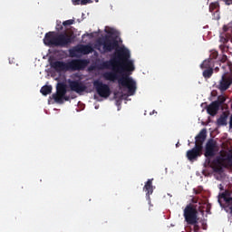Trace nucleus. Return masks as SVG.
<instances>
[{
	"label": "nucleus",
	"mask_w": 232,
	"mask_h": 232,
	"mask_svg": "<svg viewBox=\"0 0 232 232\" xmlns=\"http://www.w3.org/2000/svg\"><path fill=\"white\" fill-rule=\"evenodd\" d=\"M217 57H218V52L217 51H212L211 53H210V58L211 61H213V59H217Z\"/></svg>",
	"instance_id": "obj_25"
},
{
	"label": "nucleus",
	"mask_w": 232,
	"mask_h": 232,
	"mask_svg": "<svg viewBox=\"0 0 232 232\" xmlns=\"http://www.w3.org/2000/svg\"><path fill=\"white\" fill-rule=\"evenodd\" d=\"M204 155L207 159L205 168H211L214 173H222L224 168H232V153L224 152L211 162L212 157L217 155V141L213 139L207 141Z\"/></svg>",
	"instance_id": "obj_2"
},
{
	"label": "nucleus",
	"mask_w": 232,
	"mask_h": 232,
	"mask_svg": "<svg viewBox=\"0 0 232 232\" xmlns=\"http://www.w3.org/2000/svg\"><path fill=\"white\" fill-rule=\"evenodd\" d=\"M130 57H131L130 50L121 48L116 51L114 58L102 63L100 69L111 70V68H112V71L106 72L102 74L103 79H105V81H111V82L118 81L119 85L127 88L128 95L131 96L135 95V92H137V82L128 74H122L121 77L119 75V73H122L124 70H126V72H135V65L133 64V61L130 60Z\"/></svg>",
	"instance_id": "obj_1"
},
{
	"label": "nucleus",
	"mask_w": 232,
	"mask_h": 232,
	"mask_svg": "<svg viewBox=\"0 0 232 232\" xmlns=\"http://www.w3.org/2000/svg\"><path fill=\"white\" fill-rule=\"evenodd\" d=\"M73 34L63 33L49 32L46 33L44 38V44L45 46H56L59 48H67L73 43Z\"/></svg>",
	"instance_id": "obj_3"
},
{
	"label": "nucleus",
	"mask_w": 232,
	"mask_h": 232,
	"mask_svg": "<svg viewBox=\"0 0 232 232\" xmlns=\"http://www.w3.org/2000/svg\"><path fill=\"white\" fill-rule=\"evenodd\" d=\"M227 117H229L228 112H222L220 117L217 120L218 126H227Z\"/></svg>",
	"instance_id": "obj_18"
},
{
	"label": "nucleus",
	"mask_w": 232,
	"mask_h": 232,
	"mask_svg": "<svg viewBox=\"0 0 232 232\" xmlns=\"http://www.w3.org/2000/svg\"><path fill=\"white\" fill-rule=\"evenodd\" d=\"M66 92V84L63 82L58 83L56 87V93L53 94V99L55 102H58V104H63V97H64Z\"/></svg>",
	"instance_id": "obj_11"
},
{
	"label": "nucleus",
	"mask_w": 232,
	"mask_h": 232,
	"mask_svg": "<svg viewBox=\"0 0 232 232\" xmlns=\"http://www.w3.org/2000/svg\"><path fill=\"white\" fill-rule=\"evenodd\" d=\"M223 1L225 2V5H227V6L232 5V0H223Z\"/></svg>",
	"instance_id": "obj_29"
},
{
	"label": "nucleus",
	"mask_w": 232,
	"mask_h": 232,
	"mask_svg": "<svg viewBox=\"0 0 232 232\" xmlns=\"http://www.w3.org/2000/svg\"><path fill=\"white\" fill-rule=\"evenodd\" d=\"M225 33L220 35V43L226 44V43H232V24L225 25L223 27Z\"/></svg>",
	"instance_id": "obj_13"
},
{
	"label": "nucleus",
	"mask_w": 232,
	"mask_h": 232,
	"mask_svg": "<svg viewBox=\"0 0 232 232\" xmlns=\"http://www.w3.org/2000/svg\"><path fill=\"white\" fill-rule=\"evenodd\" d=\"M69 87L72 92H75V93H82L86 92L87 89L86 85L80 80L69 81Z\"/></svg>",
	"instance_id": "obj_12"
},
{
	"label": "nucleus",
	"mask_w": 232,
	"mask_h": 232,
	"mask_svg": "<svg viewBox=\"0 0 232 232\" xmlns=\"http://www.w3.org/2000/svg\"><path fill=\"white\" fill-rule=\"evenodd\" d=\"M183 217L188 226H193V231L198 232L200 227L198 226V210L193 204H188L184 209Z\"/></svg>",
	"instance_id": "obj_6"
},
{
	"label": "nucleus",
	"mask_w": 232,
	"mask_h": 232,
	"mask_svg": "<svg viewBox=\"0 0 232 232\" xmlns=\"http://www.w3.org/2000/svg\"><path fill=\"white\" fill-rule=\"evenodd\" d=\"M213 68L210 69H206L203 71V77L204 79H211V77L213 76Z\"/></svg>",
	"instance_id": "obj_22"
},
{
	"label": "nucleus",
	"mask_w": 232,
	"mask_h": 232,
	"mask_svg": "<svg viewBox=\"0 0 232 232\" xmlns=\"http://www.w3.org/2000/svg\"><path fill=\"white\" fill-rule=\"evenodd\" d=\"M229 128H230V130H232V114L230 116Z\"/></svg>",
	"instance_id": "obj_30"
},
{
	"label": "nucleus",
	"mask_w": 232,
	"mask_h": 232,
	"mask_svg": "<svg viewBox=\"0 0 232 232\" xmlns=\"http://www.w3.org/2000/svg\"><path fill=\"white\" fill-rule=\"evenodd\" d=\"M56 30H57V32H63V25L62 24H57Z\"/></svg>",
	"instance_id": "obj_27"
},
{
	"label": "nucleus",
	"mask_w": 232,
	"mask_h": 232,
	"mask_svg": "<svg viewBox=\"0 0 232 232\" xmlns=\"http://www.w3.org/2000/svg\"><path fill=\"white\" fill-rule=\"evenodd\" d=\"M220 189H221V190H224V187H221Z\"/></svg>",
	"instance_id": "obj_35"
},
{
	"label": "nucleus",
	"mask_w": 232,
	"mask_h": 232,
	"mask_svg": "<svg viewBox=\"0 0 232 232\" xmlns=\"http://www.w3.org/2000/svg\"><path fill=\"white\" fill-rule=\"evenodd\" d=\"M50 66L58 73L61 72H81L88 66V60L84 59H72L67 63L63 61H52Z\"/></svg>",
	"instance_id": "obj_4"
},
{
	"label": "nucleus",
	"mask_w": 232,
	"mask_h": 232,
	"mask_svg": "<svg viewBox=\"0 0 232 232\" xmlns=\"http://www.w3.org/2000/svg\"><path fill=\"white\" fill-rule=\"evenodd\" d=\"M212 63H213V61H212L211 59L205 60V61L201 63L200 68H201L202 70H204V69H205V70L211 69V68H213Z\"/></svg>",
	"instance_id": "obj_19"
},
{
	"label": "nucleus",
	"mask_w": 232,
	"mask_h": 232,
	"mask_svg": "<svg viewBox=\"0 0 232 232\" xmlns=\"http://www.w3.org/2000/svg\"><path fill=\"white\" fill-rule=\"evenodd\" d=\"M220 4L218 2H212L209 5V12L213 14V17L216 21L220 19Z\"/></svg>",
	"instance_id": "obj_15"
},
{
	"label": "nucleus",
	"mask_w": 232,
	"mask_h": 232,
	"mask_svg": "<svg viewBox=\"0 0 232 232\" xmlns=\"http://www.w3.org/2000/svg\"><path fill=\"white\" fill-rule=\"evenodd\" d=\"M214 102H218V106H222V104H224V102H226V96L224 95H219L218 97V101H214Z\"/></svg>",
	"instance_id": "obj_23"
},
{
	"label": "nucleus",
	"mask_w": 232,
	"mask_h": 232,
	"mask_svg": "<svg viewBox=\"0 0 232 232\" xmlns=\"http://www.w3.org/2000/svg\"><path fill=\"white\" fill-rule=\"evenodd\" d=\"M218 202L227 213L232 215V189L227 188L218 194Z\"/></svg>",
	"instance_id": "obj_7"
},
{
	"label": "nucleus",
	"mask_w": 232,
	"mask_h": 232,
	"mask_svg": "<svg viewBox=\"0 0 232 232\" xmlns=\"http://www.w3.org/2000/svg\"><path fill=\"white\" fill-rule=\"evenodd\" d=\"M98 44L102 46L103 53H110V52L119 48V42L110 35H105L102 39H99Z\"/></svg>",
	"instance_id": "obj_8"
},
{
	"label": "nucleus",
	"mask_w": 232,
	"mask_h": 232,
	"mask_svg": "<svg viewBox=\"0 0 232 232\" xmlns=\"http://www.w3.org/2000/svg\"><path fill=\"white\" fill-rule=\"evenodd\" d=\"M219 48H220V50H224V48H226V45L221 44V45H219Z\"/></svg>",
	"instance_id": "obj_32"
},
{
	"label": "nucleus",
	"mask_w": 232,
	"mask_h": 232,
	"mask_svg": "<svg viewBox=\"0 0 232 232\" xmlns=\"http://www.w3.org/2000/svg\"><path fill=\"white\" fill-rule=\"evenodd\" d=\"M176 148H179V142L176 144Z\"/></svg>",
	"instance_id": "obj_34"
},
{
	"label": "nucleus",
	"mask_w": 232,
	"mask_h": 232,
	"mask_svg": "<svg viewBox=\"0 0 232 232\" xmlns=\"http://www.w3.org/2000/svg\"><path fill=\"white\" fill-rule=\"evenodd\" d=\"M143 191L146 192V197L150 200V196L153 195V179H148L143 187Z\"/></svg>",
	"instance_id": "obj_17"
},
{
	"label": "nucleus",
	"mask_w": 232,
	"mask_h": 232,
	"mask_svg": "<svg viewBox=\"0 0 232 232\" xmlns=\"http://www.w3.org/2000/svg\"><path fill=\"white\" fill-rule=\"evenodd\" d=\"M202 174L205 177H209V175H211V172L208 171V169H203Z\"/></svg>",
	"instance_id": "obj_26"
},
{
	"label": "nucleus",
	"mask_w": 232,
	"mask_h": 232,
	"mask_svg": "<svg viewBox=\"0 0 232 232\" xmlns=\"http://www.w3.org/2000/svg\"><path fill=\"white\" fill-rule=\"evenodd\" d=\"M93 52V47L91 45H81L72 51H70L71 57H75L76 53H82V55H88Z\"/></svg>",
	"instance_id": "obj_14"
},
{
	"label": "nucleus",
	"mask_w": 232,
	"mask_h": 232,
	"mask_svg": "<svg viewBox=\"0 0 232 232\" xmlns=\"http://www.w3.org/2000/svg\"><path fill=\"white\" fill-rule=\"evenodd\" d=\"M232 85V73L231 72H225L221 79L218 82V84L216 86L219 92H227V90H229Z\"/></svg>",
	"instance_id": "obj_9"
},
{
	"label": "nucleus",
	"mask_w": 232,
	"mask_h": 232,
	"mask_svg": "<svg viewBox=\"0 0 232 232\" xmlns=\"http://www.w3.org/2000/svg\"><path fill=\"white\" fill-rule=\"evenodd\" d=\"M218 110H220V107L218 106V102H212L208 107H207V113L210 115L211 117H215L217 113H218Z\"/></svg>",
	"instance_id": "obj_16"
},
{
	"label": "nucleus",
	"mask_w": 232,
	"mask_h": 232,
	"mask_svg": "<svg viewBox=\"0 0 232 232\" xmlns=\"http://www.w3.org/2000/svg\"><path fill=\"white\" fill-rule=\"evenodd\" d=\"M196 195H198V191H196Z\"/></svg>",
	"instance_id": "obj_36"
},
{
	"label": "nucleus",
	"mask_w": 232,
	"mask_h": 232,
	"mask_svg": "<svg viewBox=\"0 0 232 232\" xmlns=\"http://www.w3.org/2000/svg\"><path fill=\"white\" fill-rule=\"evenodd\" d=\"M63 101H70V96H66V94L63 95V97H62V103H63Z\"/></svg>",
	"instance_id": "obj_28"
},
{
	"label": "nucleus",
	"mask_w": 232,
	"mask_h": 232,
	"mask_svg": "<svg viewBox=\"0 0 232 232\" xmlns=\"http://www.w3.org/2000/svg\"><path fill=\"white\" fill-rule=\"evenodd\" d=\"M105 32H106V34H113V33H111V31H108V30H106V29H105Z\"/></svg>",
	"instance_id": "obj_33"
},
{
	"label": "nucleus",
	"mask_w": 232,
	"mask_h": 232,
	"mask_svg": "<svg viewBox=\"0 0 232 232\" xmlns=\"http://www.w3.org/2000/svg\"><path fill=\"white\" fill-rule=\"evenodd\" d=\"M73 23H75L74 20H66V21L63 22V26H72V24H73Z\"/></svg>",
	"instance_id": "obj_24"
},
{
	"label": "nucleus",
	"mask_w": 232,
	"mask_h": 232,
	"mask_svg": "<svg viewBox=\"0 0 232 232\" xmlns=\"http://www.w3.org/2000/svg\"><path fill=\"white\" fill-rule=\"evenodd\" d=\"M93 86L100 97L103 99H108L110 95H111V90L110 89V85L103 83L100 81H95L93 82Z\"/></svg>",
	"instance_id": "obj_10"
},
{
	"label": "nucleus",
	"mask_w": 232,
	"mask_h": 232,
	"mask_svg": "<svg viewBox=\"0 0 232 232\" xmlns=\"http://www.w3.org/2000/svg\"><path fill=\"white\" fill-rule=\"evenodd\" d=\"M219 70H220V68L215 67L214 72H216V73H218V72H219Z\"/></svg>",
	"instance_id": "obj_31"
},
{
	"label": "nucleus",
	"mask_w": 232,
	"mask_h": 232,
	"mask_svg": "<svg viewBox=\"0 0 232 232\" xmlns=\"http://www.w3.org/2000/svg\"><path fill=\"white\" fill-rule=\"evenodd\" d=\"M40 92L42 95H50L52 93V85H44L41 88Z\"/></svg>",
	"instance_id": "obj_20"
},
{
	"label": "nucleus",
	"mask_w": 232,
	"mask_h": 232,
	"mask_svg": "<svg viewBox=\"0 0 232 232\" xmlns=\"http://www.w3.org/2000/svg\"><path fill=\"white\" fill-rule=\"evenodd\" d=\"M72 5H74V6H77V5H88L90 3H93V1L92 0H72Z\"/></svg>",
	"instance_id": "obj_21"
},
{
	"label": "nucleus",
	"mask_w": 232,
	"mask_h": 232,
	"mask_svg": "<svg viewBox=\"0 0 232 232\" xmlns=\"http://www.w3.org/2000/svg\"><path fill=\"white\" fill-rule=\"evenodd\" d=\"M208 137V130L202 129L199 133L195 137V146L191 150H188L186 153V157L189 162H195L198 160L199 157H202L204 151V142Z\"/></svg>",
	"instance_id": "obj_5"
},
{
	"label": "nucleus",
	"mask_w": 232,
	"mask_h": 232,
	"mask_svg": "<svg viewBox=\"0 0 232 232\" xmlns=\"http://www.w3.org/2000/svg\"><path fill=\"white\" fill-rule=\"evenodd\" d=\"M96 3H99V0H95Z\"/></svg>",
	"instance_id": "obj_37"
}]
</instances>
